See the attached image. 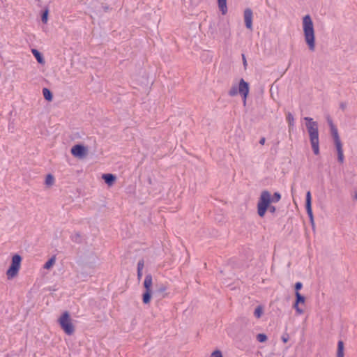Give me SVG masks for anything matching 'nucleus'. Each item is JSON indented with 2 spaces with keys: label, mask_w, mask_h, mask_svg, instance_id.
<instances>
[{
  "label": "nucleus",
  "mask_w": 357,
  "mask_h": 357,
  "mask_svg": "<svg viewBox=\"0 0 357 357\" xmlns=\"http://www.w3.org/2000/svg\"><path fill=\"white\" fill-rule=\"evenodd\" d=\"M302 29L305 44L310 52L316 50V38L314 23L309 15H305L302 19Z\"/></svg>",
  "instance_id": "1"
},
{
  "label": "nucleus",
  "mask_w": 357,
  "mask_h": 357,
  "mask_svg": "<svg viewBox=\"0 0 357 357\" xmlns=\"http://www.w3.org/2000/svg\"><path fill=\"white\" fill-rule=\"evenodd\" d=\"M305 126L309 134L310 144L315 155L319 153V126L312 118L305 117Z\"/></svg>",
  "instance_id": "2"
},
{
  "label": "nucleus",
  "mask_w": 357,
  "mask_h": 357,
  "mask_svg": "<svg viewBox=\"0 0 357 357\" xmlns=\"http://www.w3.org/2000/svg\"><path fill=\"white\" fill-rule=\"evenodd\" d=\"M249 93V84L243 79H241L238 84H234L229 91V95L235 96L240 94L243 98V105H246V100Z\"/></svg>",
  "instance_id": "3"
},
{
  "label": "nucleus",
  "mask_w": 357,
  "mask_h": 357,
  "mask_svg": "<svg viewBox=\"0 0 357 357\" xmlns=\"http://www.w3.org/2000/svg\"><path fill=\"white\" fill-rule=\"evenodd\" d=\"M271 203V195L268 191H263L261 193L257 203V213L260 217H264L269 205Z\"/></svg>",
  "instance_id": "4"
},
{
  "label": "nucleus",
  "mask_w": 357,
  "mask_h": 357,
  "mask_svg": "<svg viewBox=\"0 0 357 357\" xmlns=\"http://www.w3.org/2000/svg\"><path fill=\"white\" fill-rule=\"evenodd\" d=\"M22 258L18 255H15L12 257L11 264L6 271L8 280H13L18 275L21 267Z\"/></svg>",
  "instance_id": "5"
},
{
  "label": "nucleus",
  "mask_w": 357,
  "mask_h": 357,
  "mask_svg": "<svg viewBox=\"0 0 357 357\" xmlns=\"http://www.w3.org/2000/svg\"><path fill=\"white\" fill-rule=\"evenodd\" d=\"M61 328L67 335H72L75 332V326L73 320L68 314L66 312L63 313L58 320Z\"/></svg>",
  "instance_id": "6"
},
{
  "label": "nucleus",
  "mask_w": 357,
  "mask_h": 357,
  "mask_svg": "<svg viewBox=\"0 0 357 357\" xmlns=\"http://www.w3.org/2000/svg\"><path fill=\"white\" fill-rule=\"evenodd\" d=\"M71 153L76 158H83L87 155L88 149L83 145L77 144L72 147Z\"/></svg>",
  "instance_id": "7"
},
{
  "label": "nucleus",
  "mask_w": 357,
  "mask_h": 357,
  "mask_svg": "<svg viewBox=\"0 0 357 357\" xmlns=\"http://www.w3.org/2000/svg\"><path fill=\"white\" fill-rule=\"evenodd\" d=\"M253 13L250 8H246L243 13V19L247 29L252 30Z\"/></svg>",
  "instance_id": "8"
},
{
  "label": "nucleus",
  "mask_w": 357,
  "mask_h": 357,
  "mask_svg": "<svg viewBox=\"0 0 357 357\" xmlns=\"http://www.w3.org/2000/svg\"><path fill=\"white\" fill-rule=\"evenodd\" d=\"M330 128H331V133L332 137L333 139L335 146L342 144L339 135H338L337 129L331 122H330Z\"/></svg>",
  "instance_id": "9"
},
{
  "label": "nucleus",
  "mask_w": 357,
  "mask_h": 357,
  "mask_svg": "<svg viewBox=\"0 0 357 357\" xmlns=\"http://www.w3.org/2000/svg\"><path fill=\"white\" fill-rule=\"evenodd\" d=\"M144 287L147 291H151L152 287V277L151 275H147L144 281Z\"/></svg>",
  "instance_id": "10"
},
{
  "label": "nucleus",
  "mask_w": 357,
  "mask_h": 357,
  "mask_svg": "<svg viewBox=\"0 0 357 357\" xmlns=\"http://www.w3.org/2000/svg\"><path fill=\"white\" fill-rule=\"evenodd\" d=\"M102 177L104 179L105 182L109 185H112L116 180V177L111 174H103Z\"/></svg>",
  "instance_id": "11"
},
{
  "label": "nucleus",
  "mask_w": 357,
  "mask_h": 357,
  "mask_svg": "<svg viewBox=\"0 0 357 357\" xmlns=\"http://www.w3.org/2000/svg\"><path fill=\"white\" fill-rule=\"evenodd\" d=\"M218 8L222 15L227 13V0H218Z\"/></svg>",
  "instance_id": "12"
},
{
  "label": "nucleus",
  "mask_w": 357,
  "mask_h": 357,
  "mask_svg": "<svg viewBox=\"0 0 357 357\" xmlns=\"http://www.w3.org/2000/svg\"><path fill=\"white\" fill-rule=\"evenodd\" d=\"M344 342L342 340H340L337 343V357H344Z\"/></svg>",
  "instance_id": "13"
},
{
  "label": "nucleus",
  "mask_w": 357,
  "mask_h": 357,
  "mask_svg": "<svg viewBox=\"0 0 357 357\" xmlns=\"http://www.w3.org/2000/svg\"><path fill=\"white\" fill-rule=\"evenodd\" d=\"M31 52L39 63H41V64L45 63V60H44L43 56L37 50L32 49Z\"/></svg>",
  "instance_id": "14"
},
{
  "label": "nucleus",
  "mask_w": 357,
  "mask_h": 357,
  "mask_svg": "<svg viewBox=\"0 0 357 357\" xmlns=\"http://www.w3.org/2000/svg\"><path fill=\"white\" fill-rule=\"evenodd\" d=\"M335 148H336V150L337 152L338 160L340 162H344V153H343V150H342V144L336 145Z\"/></svg>",
  "instance_id": "15"
},
{
  "label": "nucleus",
  "mask_w": 357,
  "mask_h": 357,
  "mask_svg": "<svg viewBox=\"0 0 357 357\" xmlns=\"http://www.w3.org/2000/svg\"><path fill=\"white\" fill-rule=\"evenodd\" d=\"M56 263V257H52V258H50L44 265V268L45 269H50L52 268L54 265Z\"/></svg>",
  "instance_id": "16"
},
{
  "label": "nucleus",
  "mask_w": 357,
  "mask_h": 357,
  "mask_svg": "<svg viewBox=\"0 0 357 357\" xmlns=\"http://www.w3.org/2000/svg\"><path fill=\"white\" fill-rule=\"evenodd\" d=\"M286 119L289 124V130H291L294 124V118L290 112H288L286 115Z\"/></svg>",
  "instance_id": "17"
},
{
  "label": "nucleus",
  "mask_w": 357,
  "mask_h": 357,
  "mask_svg": "<svg viewBox=\"0 0 357 357\" xmlns=\"http://www.w3.org/2000/svg\"><path fill=\"white\" fill-rule=\"evenodd\" d=\"M295 296H296V301L294 303H298V304H305V298L298 291H296Z\"/></svg>",
  "instance_id": "18"
},
{
  "label": "nucleus",
  "mask_w": 357,
  "mask_h": 357,
  "mask_svg": "<svg viewBox=\"0 0 357 357\" xmlns=\"http://www.w3.org/2000/svg\"><path fill=\"white\" fill-rule=\"evenodd\" d=\"M264 314V307L261 305H258L254 312V316L259 319L260 318L262 314Z\"/></svg>",
  "instance_id": "19"
},
{
  "label": "nucleus",
  "mask_w": 357,
  "mask_h": 357,
  "mask_svg": "<svg viewBox=\"0 0 357 357\" xmlns=\"http://www.w3.org/2000/svg\"><path fill=\"white\" fill-rule=\"evenodd\" d=\"M43 96L44 98L47 100H52V94L51 93V91L46 89V88H44L43 89Z\"/></svg>",
  "instance_id": "20"
},
{
  "label": "nucleus",
  "mask_w": 357,
  "mask_h": 357,
  "mask_svg": "<svg viewBox=\"0 0 357 357\" xmlns=\"http://www.w3.org/2000/svg\"><path fill=\"white\" fill-rule=\"evenodd\" d=\"M151 298V291H145L143 294V302L145 304H147L150 302Z\"/></svg>",
  "instance_id": "21"
},
{
  "label": "nucleus",
  "mask_w": 357,
  "mask_h": 357,
  "mask_svg": "<svg viewBox=\"0 0 357 357\" xmlns=\"http://www.w3.org/2000/svg\"><path fill=\"white\" fill-rule=\"evenodd\" d=\"M144 268V261H139L137 264V276L139 278H141L142 275V269Z\"/></svg>",
  "instance_id": "22"
},
{
  "label": "nucleus",
  "mask_w": 357,
  "mask_h": 357,
  "mask_svg": "<svg viewBox=\"0 0 357 357\" xmlns=\"http://www.w3.org/2000/svg\"><path fill=\"white\" fill-rule=\"evenodd\" d=\"M293 308L296 310V313L298 315L302 314L304 313V310L300 307V304L294 303L293 304Z\"/></svg>",
  "instance_id": "23"
},
{
  "label": "nucleus",
  "mask_w": 357,
  "mask_h": 357,
  "mask_svg": "<svg viewBox=\"0 0 357 357\" xmlns=\"http://www.w3.org/2000/svg\"><path fill=\"white\" fill-rule=\"evenodd\" d=\"M45 183H46V185H50V186L52 185L54 183V176L51 174H48L46 176Z\"/></svg>",
  "instance_id": "24"
},
{
  "label": "nucleus",
  "mask_w": 357,
  "mask_h": 357,
  "mask_svg": "<svg viewBox=\"0 0 357 357\" xmlns=\"http://www.w3.org/2000/svg\"><path fill=\"white\" fill-rule=\"evenodd\" d=\"M257 340L259 342H265L267 340V336L264 333H259L257 335Z\"/></svg>",
  "instance_id": "25"
},
{
  "label": "nucleus",
  "mask_w": 357,
  "mask_h": 357,
  "mask_svg": "<svg viewBox=\"0 0 357 357\" xmlns=\"http://www.w3.org/2000/svg\"><path fill=\"white\" fill-rule=\"evenodd\" d=\"M305 208L307 212L312 211V199H305Z\"/></svg>",
  "instance_id": "26"
},
{
  "label": "nucleus",
  "mask_w": 357,
  "mask_h": 357,
  "mask_svg": "<svg viewBox=\"0 0 357 357\" xmlns=\"http://www.w3.org/2000/svg\"><path fill=\"white\" fill-rule=\"evenodd\" d=\"M281 198V195L278 192H275L273 197L271 198V202H278Z\"/></svg>",
  "instance_id": "27"
},
{
  "label": "nucleus",
  "mask_w": 357,
  "mask_h": 357,
  "mask_svg": "<svg viewBox=\"0 0 357 357\" xmlns=\"http://www.w3.org/2000/svg\"><path fill=\"white\" fill-rule=\"evenodd\" d=\"M48 19V10H45L42 15V21L44 23H47Z\"/></svg>",
  "instance_id": "28"
},
{
  "label": "nucleus",
  "mask_w": 357,
  "mask_h": 357,
  "mask_svg": "<svg viewBox=\"0 0 357 357\" xmlns=\"http://www.w3.org/2000/svg\"><path fill=\"white\" fill-rule=\"evenodd\" d=\"M211 357H223L222 352L220 350L214 351L211 354Z\"/></svg>",
  "instance_id": "29"
},
{
  "label": "nucleus",
  "mask_w": 357,
  "mask_h": 357,
  "mask_svg": "<svg viewBox=\"0 0 357 357\" xmlns=\"http://www.w3.org/2000/svg\"><path fill=\"white\" fill-rule=\"evenodd\" d=\"M289 335L287 333L283 334L282 336L281 337V340L284 343H287L289 341Z\"/></svg>",
  "instance_id": "30"
},
{
  "label": "nucleus",
  "mask_w": 357,
  "mask_h": 357,
  "mask_svg": "<svg viewBox=\"0 0 357 357\" xmlns=\"http://www.w3.org/2000/svg\"><path fill=\"white\" fill-rule=\"evenodd\" d=\"M307 215L309 216L310 223H313V222H314V216H313L312 211H309V212H307Z\"/></svg>",
  "instance_id": "31"
},
{
  "label": "nucleus",
  "mask_w": 357,
  "mask_h": 357,
  "mask_svg": "<svg viewBox=\"0 0 357 357\" xmlns=\"http://www.w3.org/2000/svg\"><path fill=\"white\" fill-rule=\"evenodd\" d=\"M303 287V284L301 282H298L295 284V289L296 290V291H298V290H300Z\"/></svg>",
  "instance_id": "32"
},
{
  "label": "nucleus",
  "mask_w": 357,
  "mask_h": 357,
  "mask_svg": "<svg viewBox=\"0 0 357 357\" xmlns=\"http://www.w3.org/2000/svg\"><path fill=\"white\" fill-rule=\"evenodd\" d=\"M268 210L271 213H275V206H271V204H270V205H269V206H268Z\"/></svg>",
  "instance_id": "33"
},
{
  "label": "nucleus",
  "mask_w": 357,
  "mask_h": 357,
  "mask_svg": "<svg viewBox=\"0 0 357 357\" xmlns=\"http://www.w3.org/2000/svg\"><path fill=\"white\" fill-rule=\"evenodd\" d=\"M305 199H312V197H311V193L310 191H307V193H306V198Z\"/></svg>",
  "instance_id": "34"
},
{
  "label": "nucleus",
  "mask_w": 357,
  "mask_h": 357,
  "mask_svg": "<svg viewBox=\"0 0 357 357\" xmlns=\"http://www.w3.org/2000/svg\"><path fill=\"white\" fill-rule=\"evenodd\" d=\"M259 143L261 144V145H264V143H265V138H261L259 141Z\"/></svg>",
  "instance_id": "35"
},
{
  "label": "nucleus",
  "mask_w": 357,
  "mask_h": 357,
  "mask_svg": "<svg viewBox=\"0 0 357 357\" xmlns=\"http://www.w3.org/2000/svg\"><path fill=\"white\" fill-rule=\"evenodd\" d=\"M243 64L245 66L246 65V60H245L244 56H243Z\"/></svg>",
  "instance_id": "36"
},
{
  "label": "nucleus",
  "mask_w": 357,
  "mask_h": 357,
  "mask_svg": "<svg viewBox=\"0 0 357 357\" xmlns=\"http://www.w3.org/2000/svg\"><path fill=\"white\" fill-rule=\"evenodd\" d=\"M312 227H314V222H313V223H311Z\"/></svg>",
  "instance_id": "37"
}]
</instances>
